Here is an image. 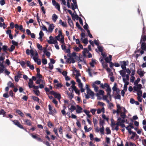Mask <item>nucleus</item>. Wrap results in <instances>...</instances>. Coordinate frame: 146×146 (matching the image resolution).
Masks as SVG:
<instances>
[{"label":"nucleus","instance_id":"nucleus-49","mask_svg":"<svg viewBox=\"0 0 146 146\" xmlns=\"http://www.w3.org/2000/svg\"><path fill=\"white\" fill-rule=\"evenodd\" d=\"M42 62L44 64H46L47 63V60L46 58H43L42 59Z\"/></svg>","mask_w":146,"mask_h":146},{"label":"nucleus","instance_id":"nucleus-56","mask_svg":"<svg viewBox=\"0 0 146 146\" xmlns=\"http://www.w3.org/2000/svg\"><path fill=\"white\" fill-rule=\"evenodd\" d=\"M60 36H61L58 35V36H55V38L57 40L60 41L61 42V39H60Z\"/></svg>","mask_w":146,"mask_h":146},{"label":"nucleus","instance_id":"nucleus-19","mask_svg":"<svg viewBox=\"0 0 146 146\" xmlns=\"http://www.w3.org/2000/svg\"><path fill=\"white\" fill-rule=\"evenodd\" d=\"M0 115H3V116L4 117H8L6 114V112L3 109H2L0 110Z\"/></svg>","mask_w":146,"mask_h":146},{"label":"nucleus","instance_id":"nucleus-59","mask_svg":"<svg viewBox=\"0 0 146 146\" xmlns=\"http://www.w3.org/2000/svg\"><path fill=\"white\" fill-rule=\"evenodd\" d=\"M104 87H106L107 88V89H111L110 88L109 85L107 83H105L104 84Z\"/></svg>","mask_w":146,"mask_h":146},{"label":"nucleus","instance_id":"nucleus-40","mask_svg":"<svg viewBox=\"0 0 146 146\" xmlns=\"http://www.w3.org/2000/svg\"><path fill=\"white\" fill-rule=\"evenodd\" d=\"M123 81L125 83L124 86H127L129 84L128 81H125V80L124 78H123Z\"/></svg>","mask_w":146,"mask_h":146},{"label":"nucleus","instance_id":"nucleus-50","mask_svg":"<svg viewBox=\"0 0 146 146\" xmlns=\"http://www.w3.org/2000/svg\"><path fill=\"white\" fill-rule=\"evenodd\" d=\"M130 70H132V72L131 75L133 76L135 74V68L133 69V68H131Z\"/></svg>","mask_w":146,"mask_h":146},{"label":"nucleus","instance_id":"nucleus-10","mask_svg":"<svg viewBox=\"0 0 146 146\" xmlns=\"http://www.w3.org/2000/svg\"><path fill=\"white\" fill-rule=\"evenodd\" d=\"M25 123V124L28 126L32 125V123L31 121L28 119H25L23 120Z\"/></svg>","mask_w":146,"mask_h":146},{"label":"nucleus","instance_id":"nucleus-7","mask_svg":"<svg viewBox=\"0 0 146 146\" xmlns=\"http://www.w3.org/2000/svg\"><path fill=\"white\" fill-rule=\"evenodd\" d=\"M26 53L28 55H29L30 53L32 56H33L34 55V51L32 49L29 50V49H27L26 50Z\"/></svg>","mask_w":146,"mask_h":146},{"label":"nucleus","instance_id":"nucleus-1","mask_svg":"<svg viewBox=\"0 0 146 146\" xmlns=\"http://www.w3.org/2000/svg\"><path fill=\"white\" fill-rule=\"evenodd\" d=\"M87 93V94H86V93H84L86 99H88L90 98V96H91L92 99H94V93L93 92L90 90L88 91Z\"/></svg>","mask_w":146,"mask_h":146},{"label":"nucleus","instance_id":"nucleus-29","mask_svg":"<svg viewBox=\"0 0 146 146\" xmlns=\"http://www.w3.org/2000/svg\"><path fill=\"white\" fill-rule=\"evenodd\" d=\"M120 116L123 119L125 118L126 117V113L121 112L120 114Z\"/></svg>","mask_w":146,"mask_h":146},{"label":"nucleus","instance_id":"nucleus-63","mask_svg":"<svg viewBox=\"0 0 146 146\" xmlns=\"http://www.w3.org/2000/svg\"><path fill=\"white\" fill-rule=\"evenodd\" d=\"M142 144L144 146H146V139H144L142 140Z\"/></svg>","mask_w":146,"mask_h":146},{"label":"nucleus","instance_id":"nucleus-2","mask_svg":"<svg viewBox=\"0 0 146 146\" xmlns=\"http://www.w3.org/2000/svg\"><path fill=\"white\" fill-rule=\"evenodd\" d=\"M120 62L121 64V68L123 70H125L126 69V66L128 65L129 63V61L128 60L126 61L124 60L123 61H121Z\"/></svg>","mask_w":146,"mask_h":146},{"label":"nucleus","instance_id":"nucleus-52","mask_svg":"<svg viewBox=\"0 0 146 146\" xmlns=\"http://www.w3.org/2000/svg\"><path fill=\"white\" fill-rule=\"evenodd\" d=\"M68 95L69 96V98L70 100L72 99L73 98V95L72 94V93L71 92L70 93H68Z\"/></svg>","mask_w":146,"mask_h":146},{"label":"nucleus","instance_id":"nucleus-16","mask_svg":"<svg viewBox=\"0 0 146 146\" xmlns=\"http://www.w3.org/2000/svg\"><path fill=\"white\" fill-rule=\"evenodd\" d=\"M29 82H28V85L29 87L30 88H32V86L33 85V82L32 80L31 79H29Z\"/></svg>","mask_w":146,"mask_h":146},{"label":"nucleus","instance_id":"nucleus-44","mask_svg":"<svg viewBox=\"0 0 146 146\" xmlns=\"http://www.w3.org/2000/svg\"><path fill=\"white\" fill-rule=\"evenodd\" d=\"M142 94V92L141 90H138L137 92V95H138V96H141Z\"/></svg>","mask_w":146,"mask_h":146},{"label":"nucleus","instance_id":"nucleus-47","mask_svg":"<svg viewBox=\"0 0 146 146\" xmlns=\"http://www.w3.org/2000/svg\"><path fill=\"white\" fill-rule=\"evenodd\" d=\"M98 48L99 50V51L100 52H103V47L102 46H98Z\"/></svg>","mask_w":146,"mask_h":146},{"label":"nucleus","instance_id":"nucleus-15","mask_svg":"<svg viewBox=\"0 0 146 146\" xmlns=\"http://www.w3.org/2000/svg\"><path fill=\"white\" fill-rule=\"evenodd\" d=\"M54 96L55 98H57L59 101L60 102V100L61 98V96L60 94L56 92Z\"/></svg>","mask_w":146,"mask_h":146},{"label":"nucleus","instance_id":"nucleus-20","mask_svg":"<svg viewBox=\"0 0 146 146\" xmlns=\"http://www.w3.org/2000/svg\"><path fill=\"white\" fill-rule=\"evenodd\" d=\"M52 18L53 21L55 22L58 19V16L55 14H54L52 15Z\"/></svg>","mask_w":146,"mask_h":146},{"label":"nucleus","instance_id":"nucleus-58","mask_svg":"<svg viewBox=\"0 0 146 146\" xmlns=\"http://www.w3.org/2000/svg\"><path fill=\"white\" fill-rule=\"evenodd\" d=\"M95 63H96L95 61V60H92V62L90 63V65L92 67L94 66V64Z\"/></svg>","mask_w":146,"mask_h":146},{"label":"nucleus","instance_id":"nucleus-36","mask_svg":"<svg viewBox=\"0 0 146 146\" xmlns=\"http://www.w3.org/2000/svg\"><path fill=\"white\" fill-rule=\"evenodd\" d=\"M81 39L82 40L84 44H88V40L87 38H85L84 39H83L82 38H81Z\"/></svg>","mask_w":146,"mask_h":146},{"label":"nucleus","instance_id":"nucleus-21","mask_svg":"<svg viewBox=\"0 0 146 146\" xmlns=\"http://www.w3.org/2000/svg\"><path fill=\"white\" fill-rule=\"evenodd\" d=\"M125 70H121L120 72V74L121 76L123 78L125 77Z\"/></svg>","mask_w":146,"mask_h":146},{"label":"nucleus","instance_id":"nucleus-43","mask_svg":"<svg viewBox=\"0 0 146 146\" xmlns=\"http://www.w3.org/2000/svg\"><path fill=\"white\" fill-rule=\"evenodd\" d=\"M48 126L49 127H52L54 126L51 123V122L49 121L47 123Z\"/></svg>","mask_w":146,"mask_h":146},{"label":"nucleus","instance_id":"nucleus-25","mask_svg":"<svg viewBox=\"0 0 146 146\" xmlns=\"http://www.w3.org/2000/svg\"><path fill=\"white\" fill-rule=\"evenodd\" d=\"M47 42L48 43L50 44H54L55 45H56V44H58V42L57 40H54L53 41H48Z\"/></svg>","mask_w":146,"mask_h":146},{"label":"nucleus","instance_id":"nucleus-45","mask_svg":"<svg viewBox=\"0 0 146 146\" xmlns=\"http://www.w3.org/2000/svg\"><path fill=\"white\" fill-rule=\"evenodd\" d=\"M15 46L13 45H12L10 49H9V50L10 52L12 51L15 48Z\"/></svg>","mask_w":146,"mask_h":146},{"label":"nucleus","instance_id":"nucleus-64","mask_svg":"<svg viewBox=\"0 0 146 146\" xmlns=\"http://www.w3.org/2000/svg\"><path fill=\"white\" fill-rule=\"evenodd\" d=\"M106 142L108 143L109 144L110 143V139L108 137H106Z\"/></svg>","mask_w":146,"mask_h":146},{"label":"nucleus","instance_id":"nucleus-37","mask_svg":"<svg viewBox=\"0 0 146 146\" xmlns=\"http://www.w3.org/2000/svg\"><path fill=\"white\" fill-rule=\"evenodd\" d=\"M108 63L107 62H104V63H102V65L103 66V68H106L108 67V64H107Z\"/></svg>","mask_w":146,"mask_h":146},{"label":"nucleus","instance_id":"nucleus-61","mask_svg":"<svg viewBox=\"0 0 146 146\" xmlns=\"http://www.w3.org/2000/svg\"><path fill=\"white\" fill-rule=\"evenodd\" d=\"M21 73V72L19 71L17 73V75L16 76H17L19 78H21V76L22 75Z\"/></svg>","mask_w":146,"mask_h":146},{"label":"nucleus","instance_id":"nucleus-8","mask_svg":"<svg viewBox=\"0 0 146 146\" xmlns=\"http://www.w3.org/2000/svg\"><path fill=\"white\" fill-rule=\"evenodd\" d=\"M66 62L67 63H74L75 62V60L73 58H68L66 59Z\"/></svg>","mask_w":146,"mask_h":146},{"label":"nucleus","instance_id":"nucleus-60","mask_svg":"<svg viewBox=\"0 0 146 146\" xmlns=\"http://www.w3.org/2000/svg\"><path fill=\"white\" fill-rule=\"evenodd\" d=\"M53 130L56 135L58 137H59V136L57 133V129H56L55 128H54Z\"/></svg>","mask_w":146,"mask_h":146},{"label":"nucleus","instance_id":"nucleus-30","mask_svg":"<svg viewBox=\"0 0 146 146\" xmlns=\"http://www.w3.org/2000/svg\"><path fill=\"white\" fill-rule=\"evenodd\" d=\"M84 129L85 130V131L86 132H88L89 131H90L92 129V128L90 127L88 129L86 125H85L84 127Z\"/></svg>","mask_w":146,"mask_h":146},{"label":"nucleus","instance_id":"nucleus-34","mask_svg":"<svg viewBox=\"0 0 146 146\" xmlns=\"http://www.w3.org/2000/svg\"><path fill=\"white\" fill-rule=\"evenodd\" d=\"M7 85L11 88H14L15 86L14 84L11 82V81H9L7 83Z\"/></svg>","mask_w":146,"mask_h":146},{"label":"nucleus","instance_id":"nucleus-57","mask_svg":"<svg viewBox=\"0 0 146 146\" xmlns=\"http://www.w3.org/2000/svg\"><path fill=\"white\" fill-rule=\"evenodd\" d=\"M35 94L37 96H39L40 95V92L39 90H33Z\"/></svg>","mask_w":146,"mask_h":146},{"label":"nucleus","instance_id":"nucleus-11","mask_svg":"<svg viewBox=\"0 0 146 146\" xmlns=\"http://www.w3.org/2000/svg\"><path fill=\"white\" fill-rule=\"evenodd\" d=\"M112 56L111 55H110L109 57H106L105 58V60L106 62L109 63L112 60Z\"/></svg>","mask_w":146,"mask_h":146},{"label":"nucleus","instance_id":"nucleus-41","mask_svg":"<svg viewBox=\"0 0 146 146\" xmlns=\"http://www.w3.org/2000/svg\"><path fill=\"white\" fill-rule=\"evenodd\" d=\"M71 48V46L70 45L69 46V48H68L67 49L66 51H65V52L66 53H67L68 54H70V48Z\"/></svg>","mask_w":146,"mask_h":146},{"label":"nucleus","instance_id":"nucleus-39","mask_svg":"<svg viewBox=\"0 0 146 146\" xmlns=\"http://www.w3.org/2000/svg\"><path fill=\"white\" fill-rule=\"evenodd\" d=\"M104 127L102 126V128H100L99 129V131H100V133L103 134H104Z\"/></svg>","mask_w":146,"mask_h":146},{"label":"nucleus","instance_id":"nucleus-6","mask_svg":"<svg viewBox=\"0 0 146 146\" xmlns=\"http://www.w3.org/2000/svg\"><path fill=\"white\" fill-rule=\"evenodd\" d=\"M58 35H59L61 36V43L62 44H65L64 41V37L63 35H62V31L61 30H59L58 31Z\"/></svg>","mask_w":146,"mask_h":146},{"label":"nucleus","instance_id":"nucleus-5","mask_svg":"<svg viewBox=\"0 0 146 146\" xmlns=\"http://www.w3.org/2000/svg\"><path fill=\"white\" fill-rule=\"evenodd\" d=\"M76 107L77 109H76V111L77 113L79 114L82 113V108L78 105H77Z\"/></svg>","mask_w":146,"mask_h":146},{"label":"nucleus","instance_id":"nucleus-17","mask_svg":"<svg viewBox=\"0 0 146 146\" xmlns=\"http://www.w3.org/2000/svg\"><path fill=\"white\" fill-rule=\"evenodd\" d=\"M141 48L142 50L146 51V44L145 42H142L141 44Z\"/></svg>","mask_w":146,"mask_h":146},{"label":"nucleus","instance_id":"nucleus-9","mask_svg":"<svg viewBox=\"0 0 146 146\" xmlns=\"http://www.w3.org/2000/svg\"><path fill=\"white\" fill-rule=\"evenodd\" d=\"M137 73H138L139 75L141 77H143L144 76L145 72L142 70L141 69H139L137 72Z\"/></svg>","mask_w":146,"mask_h":146},{"label":"nucleus","instance_id":"nucleus-13","mask_svg":"<svg viewBox=\"0 0 146 146\" xmlns=\"http://www.w3.org/2000/svg\"><path fill=\"white\" fill-rule=\"evenodd\" d=\"M143 30L142 32V34L143 35H146V27L145 25H144V22L143 21Z\"/></svg>","mask_w":146,"mask_h":146},{"label":"nucleus","instance_id":"nucleus-51","mask_svg":"<svg viewBox=\"0 0 146 146\" xmlns=\"http://www.w3.org/2000/svg\"><path fill=\"white\" fill-rule=\"evenodd\" d=\"M116 96L114 97L115 99H121V96L120 94L115 95Z\"/></svg>","mask_w":146,"mask_h":146},{"label":"nucleus","instance_id":"nucleus-32","mask_svg":"<svg viewBox=\"0 0 146 146\" xmlns=\"http://www.w3.org/2000/svg\"><path fill=\"white\" fill-rule=\"evenodd\" d=\"M106 91L107 92V95H106V96H107V97H108V96H111L110 94L111 92V89H110L109 88L107 89L106 90Z\"/></svg>","mask_w":146,"mask_h":146},{"label":"nucleus","instance_id":"nucleus-35","mask_svg":"<svg viewBox=\"0 0 146 146\" xmlns=\"http://www.w3.org/2000/svg\"><path fill=\"white\" fill-rule=\"evenodd\" d=\"M19 63L20 64L21 66L23 68H25V65L26 64L25 62H24L23 61H20L19 62Z\"/></svg>","mask_w":146,"mask_h":146},{"label":"nucleus","instance_id":"nucleus-3","mask_svg":"<svg viewBox=\"0 0 146 146\" xmlns=\"http://www.w3.org/2000/svg\"><path fill=\"white\" fill-rule=\"evenodd\" d=\"M48 109L49 111V114L51 115H53L54 114L57 113V111L55 108H54L53 110V107L50 104L48 105Z\"/></svg>","mask_w":146,"mask_h":146},{"label":"nucleus","instance_id":"nucleus-33","mask_svg":"<svg viewBox=\"0 0 146 146\" xmlns=\"http://www.w3.org/2000/svg\"><path fill=\"white\" fill-rule=\"evenodd\" d=\"M104 91L102 90H99L98 93H97V96L99 95H104Z\"/></svg>","mask_w":146,"mask_h":146},{"label":"nucleus","instance_id":"nucleus-18","mask_svg":"<svg viewBox=\"0 0 146 146\" xmlns=\"http://www.w3.org/2000/svg\"><path fill=\"white\" fill-rule=\"evenodd\" d=\"M146 41V35H142L140 43H141L142 41L144 42Z\"/></svg>","mask_w":146,"mask_h":146},{"label":"nucleus","instance_id":"nucleus-26","mask_svg":"<svg viewBox=\"0 0 146 146\" xmlns=\"http://www.w3.org/2000/svg\"><path fill=\"white\" fill-rule=\"evenodd\" d=\"M2 49L5 52H6L7 51L9 50V48H8V46L6 45H4L3 46L2 48Z\"/></svg>","mask_w":146,"mask_h":146},{"label":"nucleus","instance_id":"nucleus-53","mask_svg":"<svg viewBox=\"0 0 146 146\" xmlns=\"http://www.w3.org/2000/svg\"><path fill=\"white\" fill-rule=\"evenodd\" d=\"M43 26L41 27V29L44 31H48V30L46 27L44 26L43 24H42Z\"/></svg>","mask_w":146,"mask_h":146},{"label":"nucleus","instance_id":"nucleus-48","mask_svg":"<svg viewBox=\"0 0 146 146\" xmlns=\"http://www.w3.org/2000/svg\"><path fill=\"white\" fill-rule=\"evenodd\" d=\"M106 133L107 134H109L111 133V131L109 127H107L106 128Z\"/></svg>","mask_w":146,"mask_h":146},{"label":"nucleus","instance_id":"nucleus-62","mask_svg":"<svg viewBox=\"0 0 146 146\" xmlns=\"http://www.w3.org/2000/svg\"><path fill=\"white\" fill-rule=\"evenodd\" d=\"M136 134L135 132H133L132 133V135L130 137L131 139H133L134 137L136 136Z\"/></svg>","mask_w":146,"mask_h":146},{"label":"nucleus","instance_id":"nucleus-54","mask_svg":"<svg viewBox=\"0 0 146 146\" xmlns=\"http://www.w3.org/2000/svg\"><path fill=\"white\" fill-rule=\"evenodd\" d=\"M68 22V23L70 25V26L72 27H74V25L73 24V22L71 20V21H69Z\"/></svg>","mask_w":146,"mask_h":146},{"label":"nucleus","instance_id":"nucleus-27","mask_svg":"<svg viewBox=\"0 0 146 146\" xmlns=\"http://www.w3.org/2000/svg\"><path fill=\"white\" fill-rule=\"evenodd\" d=\"M30 134L31 135L32 138L36 140L37 139L38 137L40 136L38 134L34 135L32 133H30Z\"/></svg>","mask_w":146,"mask_h":146},{"label":"nucleus","instance_id":"nucleus-22","mask_svg":"<svg viewBox=\"0 0 146 146\" xmlns=\"http://www.w3.org/2000/svg\"><path fill=\"white\" fill-rule=\"evenodd\" d=\"M59 23L64 27H66L67 26V24L66 23L62 21V20L60 19L59 21Z\"/></svg>","mask_w":146,"mask_h":146},{"label":"nucleus","instance_id":"nucleus-23","mask_svg":"<svg viewBox=\"0 0 146 146\" xmlns=\"http://www.w3.org/2000/svg\"><path fill=\"white\" fill-rule=\"evenodd\" d=\"M73 16V17L72 18V19L74 21L75 20V19L79 20L81 18L79 17L77 14L74 15V14Z\"/></svg>","mask_w":146,"mask_h":146},{"label":"nucleus","instance_id":"nucleus-38","mask_svg":"<svg viewBox=\"0 0 146 146\" xmlns=\"http://www.w3.org/2000/svg\"><path fill=\"white\" fill-rule=\"evenodd\" d=\"M32 98L33 100L36 102H38L39 100V98L35 96H32Z\"/></svg>","mask_w":146,"mask_h":146},{"label":"nucleus","instance_id":"nucleus-12","mask_svg":"<svg viewBox=\"0 0 146 146\" xmlns=\"http://www.w3.org/2000/svg\"><path fill=\"white\" fill-rule=\"evenodd\" d=\"M54 28V25L53 24H50L48 28V31L49 33H52Z\"/></svg>","mask_w":146,"mask_h":146},{"label":"nucleus","instance_id":"nucleus-4","mask_svg":"<svg viewBox=\"0 0 146 146\" xmlns=\"http://www.w3.org/2000/svg\"><path fill=\"white\" fill-rule=\"evenodd\" d=\"M13 122V123L18 127L20 128L21 129H23V126L21 125L20 123L19 122L18 120H11Z\"/></svg>","mask_w":146,"mask_h":146},{"label":"nucleus","instance_id":"nucleus-46","mask_svg":"<svg viewBox=\"0 0 146 146\" xmlns=\"http://www.w3.org/2000/svg\"><path fill=\"white\" fill-rule=\"evenodd\" d=\"M55 6L56 9H58V11H60V5L58 3L56 4Z\"/></svg>","mask_w":146,"mask_h":146},{"label":"nucleus","instance_id":"nucleus-24","mask_svg":"<svg viewBox=\"0 0 146 146\" xmlns=\"http://www.w3.org/2000/svg\"><path fill=\"white\" fill-rule=\"evenodd\" d=\"M83 111L87 115L88 117L90 118L91 117V115H90V112L89 111L86 110H84Z\"/></svg>","mask_w":146,"mask_h":146},{"label":"nucleus","instance_id":"nucleus-42","mask_svg":"<svg viewBox=\"0 0 146 146\" xmlns=\"http://www.w3.org/2000/svg\"><path fill=\"white\" fill-rule=\"evenodd\" d=\"M126 78L123 77V78H124L125 80V81H128L129 80V76L128 74H126L125 76Z\"/></svg>","mask_w":146,"mask_h":146},{"label":"nucleus","instance_id":"nucleus-14","mask_svg":"<svg viewBox=\"0 0 146 146\" xmlns=\"http://www.w3.org/2000/svg\"><path fill=\"white\" fill-rule=\"evenodd\" d=\"M68 108L69 110L70 111L71 113H72L75 110H76V107L73 105H72L70 108H69L68 106Z\"/></svg>","mask_w":146,"mask_h":146},{"label":"nucleus","instance_id":"nucleus-55","mask_svg":"<svg viewBox=\"0 0 146 146\" xmlns=\"http://www.w3.org/2000/svg\"><path fill=\"white\" fill-rule=\"evenodd\" d=\"M140 79L139 78H138L137 79V80L135 82L134 84L135 85L138 84L139 82L140 81Z\"/></svg>","mask_w":146,"mask_h":146},{"label":"nucleus","instance_id":"nucleus-28","mask_svg":"<svg viewBox=\"0 0 146 146\" xmlns=\"http://www.w3.org/2000/svg\"><path fill=\"white\" fill-rule=\"evenodd\" d=\"M117 85L116 83H115L113 87L112 88V89L113 91V93H114V92H115V91H116L117 90L118 88H117Z\"/></svg>","mask_w":146,"mask_h":146},{"label":"nucleus","instance_id":"nucleus-31","mask_svg":"<svg viewBox=\"0 0 146 146\" xmlns=\"http://www.w3.org/2000/svg\"><path fill=\"white\" fill-rule=\"evenodd\" d=\"M16 112L18 113L22 117H23L24 116V115L23 113L22 112V111L19 110H17L16 111Z\"/></svg>","mask_w":146,"mask_h":146}]
</instances>
